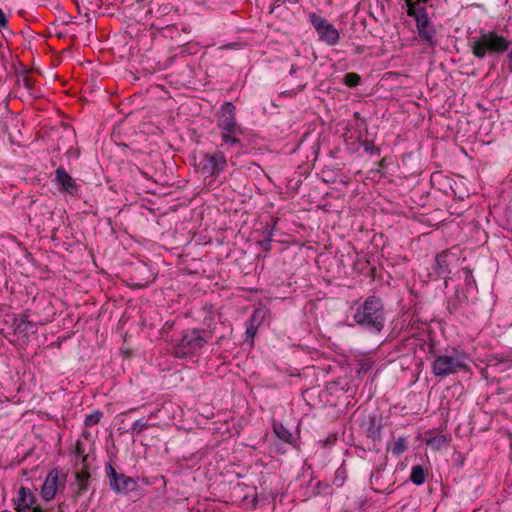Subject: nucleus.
Segmentation results:
<instances>
[{
    "label": "nucleus",
    "instance_id": "2f4dec72",
    "mask_svg": "<svg viewBox=\"0 0 512 512\" xmlns=\"http://www.w3.org/2000/svg\"><path fill=\"white\" fill-rule=\"evenodd\" d=\"M405 4L406 5L423 4V5H428L431 8L434 7L432 0H405Z\"/></svg>",
    "mask_w": 512,
    "mask_h": 512
},
{
    "label": "nucleus",
    "instance_id": "cd10ccee",
    "mask_svg": "<svg viewBox=\"0 0 512 512\" xmlns=\"http://www.w3.org/2000/svg\"><path fill=\"white\" fill-rule=\"evenodd\" d=\"M360 144L364 148V151L371 155L379 156L381 153L380 148L375 146L373 141L364 140V141H361Z\"/></svg>",
    "mask_w": 512,
    "mask_h": 512
},
{
    "label": "nucleus",
    "instance_id": "e433bc0d",
    "mask_svg": "<svg viewBox=\"0 0 512 512\" xmlns=\"http://www.w3.org/2000/svg\"><path fill=\"white\" fill-rule=\"evenodd\" d=\"M508 67L510 72H512V45L510 46L507 54Z\"/></svg>",
    "mask_w": 512,
    "mask_h": 512
},
{
    "label": "nucleus",
    "instance_id": "4c0bfd02",
    "mask_svg": "<svg viewBox=\"0 0 512 512\" xmlns=\"http://www.w3.org/2000/svg\"><path fill=\"white\" fill-rule=\"evenodd\" d=\"M442 177V174L441 173H433L431 175V182L434 183L436 180H438L439 178Z\"/></svg>",
    "mask_w": 512,
    "mask_h": 512
},
{
    "label": "nucleus",
    "instance_id": "423d86ee",
    "mask_svg": "<svg viewBox=\"0 0 512 512\" xmlns=\"http://www.w3.org/2000/svg\"><path fill=\"white\" fill-rule=\"evenodd\" d=\"M105 473L111 490L116 494L127 495L138 488V482L135 478L118 473L111 462L105 464Z\"/></svg>",
    "mask_w": 512,
    "mask_h": 512
},
{
    "label": "nucleus",
    "instance_id": "4be33fe9",
    "mask_svg": "<svg viewBox=\"0 0 512 512\" xmlns=\"http://www.w3.org/2000/svg\"><path fill=\"white\" fill-rule=\"evenodd\" d=\"M273 430L279 439L289 444L293 442L291 432L283 424H274Z\"/></svg>",
    "mask_w": 512,
    "mask_h": 512
},
{
    "label": "nucleus",
    "instance_id": "f03ea898",
    "mask_svg": "<svg viewBox=\"0 0 512 512\" xmlns=\"http://www.w3.org/2000/svg\"><path fill=\"white\" fill-rule=\"evenodd\" d=\"M353 319L364 330L374 334L380 333L386 321L382 299L375 295L368 296L356 309Z\"/></svg>",
    "mask_w": 512,
    "mask_h": 512
},
{
    "label": "nucleus",
    "instance_id": "dca6fc26",
    "mask_svg": "<svg viewBox=\"0 0 512 512\" xmlns=\"http://www.w3.org/2000/svg\"><path fill=\"white\" fill-rule=\"evenodd\" d=\"M467 300V296L463 290L456 288L454 294L447 298L446 308L450 315L457 313L462 304Z\"/></svg>",
    "mask_w": 512,
    "mask_h": 512
},
{
    "label": "nucleus",
    "instance_id": "4468645a",
    "mask_svg": "<svg viewBox=\"0 0 512 512\" xmlns=\"http://www.w3.org/2000/svg\"><path fill=\"white\" fill-rule=\"evenodd\" d=\"M455 260L454 254L450 253L448 250L442 251L437 254L435 257V263L433 265V272L439 278L446 279L448 274H450V265Z\"/></svg>",
    "mask_w": 512,
    "mask_h": 512
},
{
    "label": "nucleus",
    "instance_id": "37998d69",
    "mask_svg": "<svg viewBox=\"0 0 512 512\" xmlns=\"http://www.w3.org/2000/svg\"><path fill=\"white\" fill-rule=\"evenodd\" d=\"M94 493H95V490H93V491L91 492V496H90V498H92V497H93Z\"/></svg>",
    "mask_w": 512,
    "mask_h": 512
},
{
    "label": "nucleus",
    "instance_id": "2eb2a0df",
    "mask_svg": "<svg viewBox=\"0 0 512 512\" xmlns=\"http://www.w3.org/2000/svg\"><path fill=\"white\" fill-rule=\"evenodd\" d=\"M382 417L377 415L369 416L366 436L373 441H381L382 439Z\"/></svg>",
    "mask_w": 512,
    "mask_h": 512
},
{
    "label": "nucleus",
    "instance_id": "f704fd0d",
    "mask_svg": "<svg viewBox=\"0 0 512 512\" xmlns=\"http://www.w3.org/2000/svg\"><path fill=\"white\" fill-rule=\"evenodd\" d=\"M150 281L131 283L130 286L134 289H143L149 285Z\"/></svg>",
    "mask_w": 512,
    "mask_h": 512
},
{
    "label": "nucleus",
    "instance_id": "ddd939ff",
    "mask_svg": "<svg viewBox=\"0 0 512 512\" xmlns=\"http://www.w3.org/2000/svg\"><path fill=\"white\" fill-rule=\"evenodd\" d=\"M59 484V470L58 468L52 469L46 476L40 490L41 497L45 501L52 500L58 489Z\"/></svg>",
    "mask_w": 512,
    "mask_h": 512
},
{
    "label": "nucleus",
    "instance_id": "f257e3e1",
    "mask_svg": "<svg viewBox=\"0 0 512 512\" xmlns=\"http://www.w3.org/2000/svg\"><path fill=\"white\" fill-rule=\"evenodd\" d=\"M468 45L475 58L484 59L487 56L498 57L504 54L509 50L512 41L495 31L481 28L477 36L470 38Z\"/></svg>",
    "mask_w": 512,
    "mask_h": 512
},
{
    "label": "nucleus",
    "instance_id": "b1692460",
    "mask_svg": "<svg viewBox=\"0 0 512 512\" xmlns=\"http://www.w3.org/2000/svg\"><path fill=\"white\" fill-rule=\"evenodd\" d=\"M361 82V76L355 72H350L344 75L343 83L348 87H356Z\"/></svg>",
    "mask_w": 512,
    "mask_h": 512
},
{
    "label": "nucleus",
    "instance_id": "aec40b11",
    "mask_svg": "<svg viewBox=\"0 0 512 512\" xmlns=\"http://www.w3.org/2000/svg\"><path fill=\"white\" fill-rule=\"evenodd\" d=\"M425 479H426V471L423 468V466L414 465L411 469L410 481L413 484L420 486L425 482Z\"/></svg>",
    "mask_w": 512,
    "mask_h": 512
},
{
    "label": "nucleus",
    "instance_id": "0eeeda50",
    "mask_svg": "<svg viewBox=\"0 0 512 512\" xmlns=\"http://www.w3.org/2000/svg\"><path fill=\"white\" fill-rule=\"evenodd\" d=\"M195 166L205 176L217 177L225 171L227 167V160L224 153L217 150L213 153H204Z\"/></svg>",
    "mask_w": 512,
    "mask_h": 512
},
{
    "label": "nucleus",
    "instance_id": "c756f323",
    "mask_svg": "<svg viewBox=\"0 0 512 512\" xmlns=\"http://www.w3.org/2000/svg\"><path fill=\"white\" fill-rule=\"evenodd\" d=\"M0 30L8 31L9 35H12L13 32L10 30L8 25V19L4 13V11L0 8Z\"/></svg>",
    "mask_w": 512,
    "mask_h": 512
},
{
    "label": "nucleus",
    "instance_id": "473e14b6",
    "mask_svg": "<svg viewBox=\"0 0 512 512\" xmlns=\"http://www.w3.org/2000/svg\"><path fill=\"white\" fill-rule=\"evenodd\" d=\"M66 155L69 157V158H79L80 156V151L79 149H74L72 146L67 150L66 152Z\"/></svg>",
    "mask_w": 512,
    "mask_h": 512
},
{
    "label": "nucleus",
    "instance_id": "9b49d317",
    "mask_svg": "<svg viewBox=\"0 0 512 512\" xmlns=\"http://www.w3.org/2000/svg\"><path fill=\"white\" fill-rule=\"evenodd\" d=\"M395 479L393 474H389L386 471L385 467L382 465L377 467L371 474L370 484L373 491L377 493H387L391 494L394 490L390 489L392 485H394Z\"/></svg>",
    "mask_w": 512,
    "mask_h": 512
},
{
    "label": "nucleus",
    "instance_id": "ea45409f",
    "mask_svg": "<svg viewBox=\"0 0 512 512\" xmlns=\"http://www.w3.org/2000/svg\"><path fill=\"white\" fill-rule=\"evenodd\" d=\"M76 448H77L78 452L80 453V443L79 442H77Z\"/></svg>",
    "mask_w": 512,
    "mask_h": 512
},
{
    "label": "nucleus",
    "instance_id": "a19ab883",
    "mask_svg": "<svg viewBox=\"0 0 512 512\" xmlns=\"http://www.w3.org/2000/svg\"><path fill=\"white\" fill-rule=\"evenodd\" d=\"M354 117H355V118H359V112H355V113H354Z\"/></svg>",
    "mask_w": 512,
    "mask_h": 512
},
{
    "label": "nucleus",
    "instance_id": "c9c22d12",
    "mask_svg": "<svg viewBox=\"0 0 512 512\" xmlns=\"http://www.w3.org/2000/svg\"><path fill=\"white\" fill-rule=\"evenodd\" d=\"M337 437L336 435H330L325 440H323L324 446H329L335 443Z\"/></svg>",
    "mask_w": 512,
    "mask_h": 512
},
{
    "label": "nucleus",
    "instance_id": "393cba45",
    "mask_svg": "<svg viewBox=\"0 0 512 512\" xmlns=\"http://www.w3.org/2000/svg\"><path fill=\"white\" fill-rule=\"evenodd\" d=\"M447 444L446 436L442 434H438L428 440V445H430L433 449H440Z\"/></svg>",
    "mask_w": 512,
    "mask_h": 512
},
{
    "label": "nucleus",
    "instance_id": "39448f33",
    "mask_svg": "<svg viewBox=\"0 0 512 512\" xmlns=\"http://www.w3.org/2000/svg\"><path fill=\"white\" fill-rule=\"evenodd\" d=\"M465 356L454 350L452 355H437L432 363V372L435 377L444 378L458 371L467 370Z\"/></svg>",
    "mask_w": 512,
    "mask_h": 512
},
{
    "label": "nucleus",
    "instance_id": "72a5a7b5",
    "mask_svg": "<svg viewBox=\"0 0 512 512\" xmlns=\"http://www.w3.org/2000/svg\"><path fill=\"white\" fill-rule=\"evenodd\" d=\"M275 231L276 224H274L272 227L266 226L265 229L263 230V233L265 234V236H269L270 238H272L275 234Z\"/></svg>",
    "mask_w": 512,
    "mask_h": 512
},
{
    "label": "nucleus",
    "instance_id": "a878e982",
    "mask_svg": "<svg viewBox=\"0 0 512 512\" xmlns=\"http://www.w3.org/2000/svg\"><path fill=\"white\" fill-rule=\"evenodd\" d=\"M103 417V412L97 410L91 414L86 415L84 424L85 426L91 427L98 424Z\"/></svg>",
    "mask_w": 512,
    "mask_h": 512
},
{
    "label": "nucleus",
    "instance_id": "7ed1b4c3",
    "mask_svg": "<svg viewBox=\"0 0 512 512\" xmlns=\"http://www.w3.org/2000/svg\"><path fill=\"white\" fill-rule=\"evenodd\" d=\"M211 337V332L205 329H186L173 346L172 354L179 359L198 355Z\"/></svg>",
    "mask_w": 512,
    "mask_h": 512
},
{
    "label": "nucleus",
    "instance_id": "9d476101",
    "mask_svg": "<svg viewBox=\"0 0 512 512\" xmlns=\"http://www.w3.org/2000/svg\"><path fill=\"white\" fill-rule=\"evenodd\" d=\"M235 111L236 107L230 101L224 102L221 105L219 116L217 119V127L221 131L229 132V130H243L241 126L237 123Z\"/></svg>",
    "mask_w": 512,
    "mask_h": 512
},
{
    "label": "nucleus",
    "instance_id": "79ce46f5",
    "mask_svg": "<svg viewBox=\"0 0 512 512\" xmlns=\"http://www.w3.org/2000/svg\"><path fill=\"white\" fill-rule=\"evenodd\" d=\"M73 138H75V133L73 131L70 132Z\"/></svg>",
    "mask_w": 512,
    "mask_h": 512
},
{
    "label": "nucleus",
    "instance_id": "c85d7f7f",
    "mask_svg": "<svg viewBox=\"0 0 512 512\" xmlns=\"http://www.w3.org/2000/svg\"><path fill=\"white\" fill-rule=\"evenodd\" d=\"M272 241H273L272 238H270L269 236H264L262 239L258 240L257 243H258L259 247L261 248L262 252L264 253V257H266L267 254L272 249V247H271Z\"/></svg>",
    "mask_w": 512,
    "mask_h": 512
},
{
    "label": "nucleus",
    "instance_id": "5701e85b",
    "mask_svg": "<svg viewBox=\"0 0 512 512\" xmlns=\"http://www.w3.org/2000/svg\"><path fill=\"white\" fill-rule=\"evenodd\" d=\"M408 448V442L406 438L399 437L391 448V452L393 455L399 456L403 454Z\"/></svg>",
    "mask_w": 512,
    "mask_h": 512
},
{
    "label": "nucleus",
    "instance_id": "6e6552de",
    "mask_svg": "<svg viewBox=\"0 0 512 512\" xmlns=\"http://www.w3.org/2000/svg\"><path fill=\"white\" fill-rule=\"evenodd\" d=\"M308 17L311 24L317 31L320 41L329 46H334L339 42L340 34L338 30L325 18L316 13H310Z\"/></svg>",
    "mask_w": 512,
    "mask_h": 512
},
{
    "label": "nucleus",
    "instance_id": "f8f14e48",
    "mask_svg": "<svg viewBox=\"0 0 512 512\" xmlns=\"http://www.w3.org/2000/svg\"><path fill=\"white\" fill-rule=\"evenodd\" d=\"M267 315L266 308H256L254 309L252 315L246 322V331H245V342H249L250 345H253L254 337L256 336L257 330L259 326L264 321Z\"/></svg>",
    "mask_w": 512,
    "mask_h": 512
},
{
    "label": "nucleus",
    "instance_id": "a211bd4d",
    "mask_svg": "<svg viewBox=\"0 0 512 512\" xmlns=\"http://www.w3.org/2000/svg\"><path fill=\"white\" fill-rule=\"evenodd\" d=\"M13 326L14 333L25 338H28L30 333H35V324L27 319H15Z\"/></svg>",
    "mask_w": 512,
    "mask_h": 512
},
{
    "label": "nucleus",
    "instance_id": "20e7f679",
    "mask_svg": "<svg viewBox=\"0 0 512 512\" xmlns=\"http://www.w3.org/2000/svg\"><path fill=\"white\" fill-rule=\"evenodd\" d=\"M407 15L415 20L419 39L429 48H435L438 44L437 30L428 15L423 4L406 5Z\"/></svg>",
    "mask_w": 512,
    "mask_h": 512
},
{
    "label": "nucleus",
    "instance_id": "6ab92c4d",
    "mask_svg": "<svg viewBox=\"0 0 512 512\" xmlns=\"http://www.w3.org/2000/svg\"><path fill=\"white\" fill-rule=\"evenodd\" d=\"M241 134H243V130H229V132L221 131V139L224 144L232 147L240 145L238 136Z\"/></svg>",
    "mask_w": 512,
    "mask_h": 512
},
{
    "label": "nucleus",
    "instance_id": "7c9ffc66",
    "mask_svg": "<svg viewBox=\"0 0 512 512\" xmlns=\"http://www.w3.org/2000/svg\"><path fill=\"white\" fill-rule=\"evenodd\" d=\"M507 362V359L505 358H502L500 356H492L489 360H488V364L487 366L488 367H496L498 366L499 364L501 363H506Z\"/></svg>",
    "mask_w": 512,
    "mask_h": 512
},
{
    "label": "nucleus",
    "instance_id": "1a4fd4ad",
    "mask_svg": "<svg viewBox=\"0 0 512 512\" xmlns=\"http://www.w3.org/2000/svg\"><path fill=\"white\" fill-rule=\"evenodd\" d=\"M52 180L58 187V190L71 196H79L81 185L66 171L63 166H59L54 172Z\"/></svg>",
    "mask_w": 512,
    "mask_h": 512
},
{
    "label": "nucleus",
    "instance_id": "f3484780",
    "mask_svg": "<svg viewBox=\"0 0 512 512\" xmlns=\"http://www.w3.org/2000/svg\"><path fill=\"white\" fill-rule=\"evenodd\" d=\"M76 489L73 491V497L78 499L88 490L91 475L88 470H82L75 473Z\"/></svg>",
    "mask_w": 512,
    "mask_h": 512
},
{
    "label": "nucleus",
    "instance_id": "58836bf2",
    "mask_svg": "<svg viewBox=\"0 0 512 512\" xmlns=\"http://www.w3.org/2000/svg\"><path fill=\"white\" fill-rule=\"evenodd\" d=\"M127 0H121V3H125ZM144 0H136L137 3H141L143 2Z\"/></svg>",
    "mask_w": 512,
    "mask_h": 512
},
{
    "label": "nucleus",
    "instance_id": "bb28decb",
    "mask_svg": "<svg viewBox=\"0 0 512 512\" xmlns=\"http://www.w3.org/2000/svg\"><path fill=\"white\" fill-rule=\"evenodd\" d=\"M148 427H149V423L147 420L138 419L133 423L130 432L132 435H138Z\"/></svg>",
    "mask_w": 512,
    "mask_h": 512
},
{
    "label": "nucleus",
    "instance_id": "412c9836",
    "mask_svg": "<svg viewBox=\"0 0 512 512\" xmlns=\"http://www.w3.org/2000/svg\"><path fill=\"white\" fill-rule=\"evenodd\" d=\"M28 72H29V70L25 66H22V70L20 72H16V75L18 76V81L19 82L21 81L23 83L24 87L32 95L33 94L35 80L33 78L27 76Z\"/></svg>",
    "mask_w": 512,
    "mask_h": 512
}]
</instances>
